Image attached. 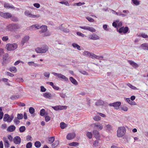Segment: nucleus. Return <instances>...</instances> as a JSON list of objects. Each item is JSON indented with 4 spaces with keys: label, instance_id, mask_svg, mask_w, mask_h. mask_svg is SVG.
<instances>
[{
    "label": "nucleus",
    "instance_id": "nucleus-62",
    "mask_svg": "<svg viewBox=\"0 0 148 148\" xmlns=\"http://www.w3.org/2000/svg\"><path fill=\"white\" fill-rule=\"evenodd\" d=\"M8 138L10 142L12 141L13 138L12 136L10 135H9L8 136Z\"/></svg>",
    "mask_w": 148,
    "mask_h": 148
},
{
    "label": "nucleus",
    "instance_id": "nucleus-43",
    "mask_svg": "<svg viewBox=\"0 0 148 148\" xmlns=\"http://www.w3.org/2000/svg\"><path fill=\"white\" fill-rule=\"evenodd\" d=\"M66 127V124L64 122H61L60 123V127L62 129H64Z\"/></svg>",
    "mask_w": 148,
    "mask_h": 148
},
{
    "label": "nucleus",
    "instance_id": "nucleus-61",
    "mask_svg": "<svg viewBox=\"0 0 148 148\" xmlns=\"http://www.w3.org/2000/svg\"><path fill=\"white\" fill-rule=\"evenodd\" d=\"M60 3H62V4H64L67 6H69V3L67 1H61L60 2Z\"/></svg>",
    "mask_w": 148,
    "mask_h": 148
},
{
    "label": "nucleus",
    "instance_id": "nucleus-42",
    "mask_svg": "<svg viewBox=\"0 0 148 148\" xmlns=\"http://www.w3.org/2000/svg\"><path fill=\"white\" fill-rule=\"evenodd\" d=\"M48 140L50 142V143H52L55 140V138L54 137H51L48 138Z\"/></svg>",
    "mask_w": 148,
    "mask_h": 148
},
{
    "label": "nucleus",
    "instance_id": "nucleus-22",
    "mask_svg": "<svg viewBox=\"0 0 148 148\" xmlns=\"http://www.w3.org/2000/svg\"><path fill=\"white\" fill-rule=\"evenodd\" d=\"M16 127L14 125H11L7 128V130L9 132H12L15 130Z\"/></svg>",
    "mask_w": 148,
    "mask_h": 148
},
{
    "label": "nucleus",
    "instance_id": "nucleus-17",
    "mask_svg": "<svg viewBox=\"0 0 148 148\" xmlns=\"http://www.w3.org/2000/svg\"><path fill=\"white\" fill-rule=\"evenodd\" d=\"M3 140L4 142V146L5 147L8 148L9 147L10 144L7 138L5 137L3 138Z\"/></svg>",
    "mask_w": 148,
    "mask_h": 148
},
{
    "label": "nucleus",
    "instance_id": "nucleus-3",
    "mask_svg": "<svg viewBox=\"0 0 148 148\" xmlns=\"http://www.w3.org/2000/svg\"><path fill=\"white\" fill-rule=\"evenodd\" d=\"M48 46L45 45L43 47L36 48L35 49V51L37 53H45L48 51Z\"/></svg>",
    "mask_w": 148,
    "mask_h": 148
},
{
    "label": "nucleus",
    "instance_id": "nucleus-9",
    "mask_svg": "<svg viewBox=\"0 0 148 148\" xmlns=\"http://www.w3.org/2000/svg\"><path fill=\"white\" fill-rule=\"evenodd\" d=\"M121 104L120 102H116L112 103H110L109 104V106H113L116 109H118L119 107Z\"/></svg>",
    "mask_w": 148,
    "mask_h": 148
},
{
    "label": "nucleus",
    "instance_id": "nucleus-35",
    "mask_svg": "<svg viewBox=\"0 0 148 148\" xmlns=\"http://www.w3.org/2000/svg\"><path fill=\"white\" fill-rule=\"evenodd\" d=\"M29 39V38H23L21 41L22 44L23 45Z\"/></svg>",
    "mask_w": 148,
    "mask_h": 148
},
{
    "label": "nucleus",
    "instance_id": "nucleus-25",
    "mask_svg": "<svg viewBox=\"0 0 148 148\" xmlns=\"http://www.w3.org/2000/svg\"><path fill=\"white\" fill-rule=\"evenodd\" d=\"M70 81L75 85H77L78 84L77 81L73 77H71L69 78Z\"/></svg>",
    "mask_w": 148,
    "mask_h": 148
},
{
    "label": "nucleus",
    "instance_id": "nucleus-30",
    "mask_svg": "<svg viewBox=\"0 0 148 148\" xmlns=\"http://www.w3.org/2000/svg\"><path fill=\"white\" fill-rule=\"evenodd\" d=\"M41 144L40 142L36 141L34 143V145L36 148H39L40 147Z\"/></svg>",
    "mask_w": 148,
    "mask_h": 148
},
{
    "label": "nucleus",
    "instance_id": "nucleus-59",
    "mask_svg": "<svg viewBox=\"0 0 148 148\" xmlns=\"http://www.w3.org/2000/svg\"><path fill=\"white\" fill-rule=\"evenodd\" d=\"M6 74L8 75L11 77H13L14 76V75L9 72H7Z\"/></svg>",
    "mask_w": 148,
    "mask_h": 148
},
{
    "label": "nucleus",
    "instance_id": "nucleus-49",
    "mask_svg": "<svg viewBox=\"0 0 148 148\" xmlns=\"http://www.w3.org/2000/svg\"><path fill=\"white\" fill-rule=\"evenodd\" d=\"M94 120L96 121H98L101 120V117L99 116H96L93 118Z\"/></svg>",
    "mask_w": 148,
    "mask_h": 148
},
{
    "label": "nucleus",
    "instance_id": "nucleus-63",
    "mask_svg": "<svg viewBox=\"0 0 148 148\" xmlns=\"http://www.w3.org/2000/svg\"><path fill=\"white\" fill-rule=\"evenodd\" d=\"M60 97L62 98H64L66 97L65 94H64L62 93H60Z\"/></svg>",
    "mask_w": 148,
    "mask_h": 148
},
{
    "label": "nucleus",
    "instance_id": "nucleus-44",
    "mask_svg": "<svg viewBox=\"0 0 148 148\" xmlns=\"http://www.w3.org/2000/svg\"><path fill=\"white\" fill-rule=\"evenodd\" d=\"M90 52L87 51H84L83 53V55L84 56H90L91 54Z\"/></svg>",
    "mask_w": 148,
    "mask_h": 148
},
{
    "label": "nucleus",
    "instance_id": "nucleus-36",
    "mask_svg": "<svg viewBox=\"0 0 148 148\" xmlns=\"http://www.w3.org/2000/svg\"><path fill=\"white\" fill-rule=\"evenodd\" d=\"M112 126L109 124L106 125L105 127L106 130H108V131L110 130L112 128Z\"/></svg>",
    "mask_w": 148,
    "mask_h": 148
},
{
    "label": "nucleus",
    "instance_id": "nucleus-32",
    "mask_svg": "<svg viewBox=\"0 0 148 148\" xmlns=\"http://www.w3.org/2000/svg\"><path fill=\"white\" fill-rule=\"evenodd\" d=\"M9 70L11 72H14L16 73L17 71V69L16 67L14 66H12L9 69Z\"/></svg>",
    "mask_w": 148,
    "mask_h": 148
},
{
    "label": "nucleus",
    "instance_id": "nucleus-4",
    "mask_svg": "<svg viewBox=\"0 0 148 148\" xmlns=\"http://www.w3.org/2000/svg\"><path fill=\"white\" fill-rule=\"evenodd\" d=\"M52 73L55 76L58 77V78L61 79H63L64 81H66L68 80V78L64 75L60 74L53 72Z\"/></svg>",
    "mask_w": 148,
    "mask_h": 148
},
{
    "label": "nucleus",
    "instance_id": "nucleus-54",
    "mask_svg": "<svg viewBox=\"0 0 148 148\" xmlns=\"http://www.w3.org/2000/svg\"><path fill=\"white\" fill-rule=\"evenodd\" d=\"M51 120V117L48 116H45V121L48 122Z\"/></svg>",
    "mask_w": 148,
    "mask_h": 148
},
{
    "label": "nucleus",
    "instance_id": "nucleus-50",
    "mask_svg": "<svg viewBox=\"0 0 148 148\" xmlns=\"http://www.w3.org/2000/svg\"><path fill=\"white\" fill-rule=\"evenodd\" d=\"M79 71L80 73L84 75H88V73L84 71L79 70Z\"/></svg>",
    "mask_w": 148,
    "mask_h": 148
},
{
    "label": "nucleus",
    "instance_id": "nucleus-2",
    "mask_svg": "<svg viewBox=\"0 0 148 148\" xmlns=\"http://www.w3.org/2000/svg\"><path fill=\"white\" fill-rule=\"evenodd\" d=\"M17 47V45L16 43H8L6 45L5 48L8 51H13Z\"/></svg>",
    "mask_w": 148,
    "mask_h": 148
},
{
    "label": "nucleus",
    "instance_id": "nucleus-45",
    "mask_svg": "<svg viewBox=\"0 0 148 148\" xmlns=\"http://www.w3.org/2000/svg\"><path fill=\"white\" fill-rule=\"evenodd\" d=\"M19 119H18L17 117H15L14 120V123L16 125L19 124L20 122V121L18 120Z\"/></svg>",
    "mask_w": 148,
    "mask_h": 148
},
{
    "label": "nucleus",
    "instance_id": "nucleus-56",
    "mask_svg": "<svg viewBox=\"0 0 148 148\" xmlns=\"http://www.w3.org/2000/svg\"><path fill=\"white\" fill-rule=\"evenodd\" d=\"M4 53V49L2 48H0V57Z\"/></svg>",
    "mask_w": 148,
    "mask_h": 148
},
{
    "label": "nucleus",
    "instance_id": "nucleus-48",
    "mask_svg": "<svg viewBox=\"0 0 148 148\" xmlns=\"http://www.w3.org/2000/svg\"><path fill=\"white\" fill-rule=\"evenodd\" d=\"M133 3L136 5H138L140 4V2L138 0H132Z\"/></svg>",
    "mask_w": 148,
    "mask_h": 148
},
{
    "label": "nucleus",
    "instance_id": "nucleus-60",
    "mask_svg": "<svg viewBox=\"0 0 148 148\" xmlns=\"http://www.w3.org/2000/svg\"><path fill=\"white\" fill-rule=\"evenodd\" d=\"M40 90L42 92H45L46 90V89L44 87L42 86L40 87Z\"/></svg>",
    "mask_w": 148,
    "mask_h": 148
},
{
    "label": "nucleus",
    "instance_id": "nucleus-40",
    "mask_svg": "<svg viewBox=\"0 0 148 148\" xmlns=\"http://www.w3.org/2000/svg\"><path fill=\"white\" fill-rule=\"evenodd\" d=\"M95 127H98L100 130H101L103 128L102 126L100 124H95Z\"/></svg>",
    "mask_w": 148,
    "mask_h": 148
},
{
    "label": "nucleus",
    "instance_id": "nucleus-13",
    "mask_svg": "<svg viewBox=\"0 0 148 148\" xmlns=\"http://www.w3.org/2000/svg\"><path fill=\"white\" fill-rule=\"evenodd\" d=\"M128 30V28L127 27H122L119 29V32L120 33H126L127 32Z\"/></svg>",
    "mask_w": 148,
    "mask_h": 148
},
{
    "label": "nucleus",
    "instance_id": "nucleus-21",
    "mask_svg": "<svg viewBox=\"0 0 148 148\" xmlns=\"http://www.w3.org/2000/svg\"><path fill=\"white\" fill-rule=\"evenodd\" d=\"M128 62L131 65L135 68H136L138 66L137 64L132 60H128Z\"/></svg>",
    "mask_w": 148,
    "mask_h": 148
},
{
    "label": "nucleus",
    "instance_id": "nucleus-51",
    "mask_svg": "<svg viewBox=\"0 0 148 148\" xmlns=\"http://www.w3.org/2000/svg\"><path fill=\"white\" fill-rule=\"evenodd\" d=\"M86 18L90 22H93L94 21V20L92 18L89 17H87Z\"/></svg>",
    "mask_w": 148,
    "mask_h": 148
},
{
    "label": "nucleus",
    "instance_id": "nucleus-14",
    "mask_svg": "<svg viewBox=\"0 0 148 148\" xmlns=\"http://www.w3.org/2000/svg\"><path fill=\"white\" fill-rule=\"evenodd\" d=\"M76 136V134L75 133L73 132L69 134L66 136V138L69 140H71L72 139L75 138Z\"/></svg>",
    "mask_w": 148,
    "mask_h": 148
},
{
    "label": "nucleus",
    "instance_id": "nucleus-18",
    "mask_svg": "<svg viewBox=\"0 0 148 148\" xmlns=\"http://www.w3.org/2000/svg\"><path fill=\"white\" fill-rule=\"evenodd\" d=\"M41 30L40 31L41 33H44L46 32L47 30V27L46 25H42L40 26Z\"/></svg>",
    "mask_w": 148,
    "mask_h": 148
},
{
    "label": "nucleus",
    "instance_id": "nucleus-11",
    "mask_svg": "<svg viewBox=\"0 0 148 148\" xmlns=\"http://www.w3.org/2000/svg\"><path fill=\"white\" fill-rule=\"evenodd\" d=\"M28 64L30 66H33L34 67H41L42 66V65L41 64H38L35 63L34 62L31 61L28 62Z\"/></svg>",
    "mask_w": 148,
    "mask_h": 148
},
{
    "label": "nucleus",
    "instance_id": "nucleus-16",
    "mask_svg": "<svg viewBox=\"0 0 148 148\" xmlns=\"http://www.w3.org/2000/svg\"><path fill=\"white\" fill-rule=\"evenodd\" d=\"M40 28V26L38 24L34 25L30 27L29 29L31 30L38 29Z\"/></svg>",
    "mask_w": 148,
    "mask_h": 148
},
{
    "label": "nucleus",
    "instance_id": "nucleus-7",
    "mask_svg": "<svg viewBox=\"0 0 148 148\" xmlns=\"http://www.w3.org/2000/svg\"><path fill=\"white\" fill-rule=\"evenodd\" d=\"M79 27L81 29L92 32H95L96 31V30L94 28L88 26H80Z\"/></svg>",
    "mask_w": 148,
    "mask_h": 148
},
{
    "label": "nucleus",
    "instance_id": "nucleus-1",
    "mask_svg": "<svg viewBox=\"0 0 148 148\" xmlns=\"http://www.w3.org/2000/svg\"><path fill=\"white\" fill-rule=\"evenodd\" d=\"M126 129L124 127H119L117 131V136L118 137H121L123 136L125 133Z\"/></svg>",
    "mask_w": 148,
    "mask_h": 148
},
{
    "label": "nucleus",
    "instance_id": "nucleus-53",
    "mask_svg": "<svg viewBox=\"0 0 148 148\" xmlns=\"http://www.w3.org/2000/svg\"><path fill=\"white\" fill-rule=\"evenodd\" d=\"M32 146V143L31 142L28 143L26 145V148H31Z\"/></svg>",
    "mask_w": 148,
    "mask_h": 148
},
{
    "label": "nucleus",
    "instance_id": "nucleus-31",
    "mask_svg": "<svg viewBox=\"0 0 148 148\" xmlns=\"http://www.w3.org/2000/svg\"><path fill=\"white\" fill-rule=\"evenodd\" d=\"M61 106H53L52 108L55 110H61L62 108H61Z\"/></svg>",
    "mask_w": 148,
    "mask_h": 148
},
{
    "label": "nucleus",
    "instance_id": "nucleus-38",
    "mask_svg": "<svg viewBox=\"0 0 148 148\" xmlns=\"http://www.w3.org/2000/svg\"><path fill=\"white\" fill-rule=\"evenodd\" d=\"M29 112L31 114H33L35 112V109L33 108L30 107L29 108Z\"/></svg>",
    "mask_w": 148,
    "mask_h": 148
},
{
    "label": "nucleus",
    "instance_id": "nucleus-28",
    "mask_svg": "<svg viewBox=\"0 0 148 148\" xmlns=\"http://www.w3.org/2000/svg\"><path fill=\"white\" fill-rule=\"evenodd\" d=\"M72 46L75 48H76L79 50H81L80 47L77 44L75 43H73L72 45Z\"/></svg>",
    "mask_w": 148,
    "mask_h": 148
},
{
    "label": "nucleus",
    "instance_id": "nucleus-47",
    "mask_svg": "<svg viewBox=\"0 0 148 148\" xmlns=\"http://www.w3.org/2000/svg\"><path fill=\"white\" fill-rule=\"evenodd\" d=\"M86 136L89 139H91L92 137V134L91 132H88L86 134Z\"/></svg>",
    "mask_w": 148,
    "mask_h": 148
},
{
    "label": "nucleus",
    "instance_id": "nucleus-19",
    "mask_svg": "<svg viewBox=\"0 0 148 148\" xmlns=\"http://www.w3.org/2000/svg\"><path fill=\"white\" fill-rule=\"evenodd\" d=\"M148 47V44L144 43L142 44L139 48L140 49L147 50Z\"/></svg>",
    "mask_w": 148,
    "mask_h": 148
},
{
    "label": "nucleus",
    "instance_id": "nucleus-33",
    "mask_svg": "<svg viewBox=\"0 0 148 148\" xmlns=\"http://www.w3.org/2000/svg\"><path fill=\"white\" fill-rule=\"evenodd\" d=\"M59 144V141L58 140H56L55 142L52 144V148H55L57 147Z\"/></svg>",
    "mask_w": 148,
    "mask_h": 148
},
{
    "label": "nucleus",
    "instance_id": "nucleus-52",
    "mask_svg": "<svg viewBox=\"0 0 148 148\" xmlns=\"http://www.w3.org/2000/svg\"><path fill=\"white\" fill-rule=\"evenodd\" d=\"M44 76L47 78H49L50 76V73L48 72H45L44 73Z\"/></svg>",
    "mask_w": 148,
    "mask_h": 148
},
{
    "label": "nucleus",
    "instance_id": "nucleus-5",
    "mask_svg": "<svg viewBox=\"0 0 148 148\" xmlns=\"http://www.w3.org/2000/svg\"><path fill=\"white\" fill-rule=\"evenodd\" d=\"M0 16L3 18L7 19L10 18L12 17V14L8 12L4 13L2 12H0Z\"/></svg>",
    "mask_w": 148,
    "mask_h": 148
},
{
    "label": "nucleus",
    "instance_id": "nucleus-34",
    "mask_svg": "<svg viewBox=\"0 0 148 148\" xmlns=\"http://www.w3.org/2000/svg\"><path fill=\"white\" fill-rule=\"evenodd\" d=\"M79 145V143L76 142H73L72 143H70L69 144V146L74 147L78 146Z\"/></svg>",
    "mask_w": 148,
    "mask_h": 148
},
{
    "label": "nucleus",
    "instance_id": "nucleus-24",
    "mask_svg": "<svg viewBox=\"0 0 148 148\" xmlns=\"http://www.w3.org/2000/svg\"><path fill=\"white\" fill-rule=\"evenodd\" d=\"M93 134L95 137L96 138H98L99 137V134L98 131L94 130L93 132Z\"/></svg>",
    "mask_w": 148,
    "mask_h": 148
},
{
    "label": "nucleus",
    "instance_id": "nucleus-39",
    "mask_svg": "<svg viewBox=\"0 0 148 148\" xmlns=\"http://www.w3.org/2000/svg\"><path fill=\"white\" fill-rule=\"evenodd\" d=\"M62 25L61 24L60 25V26L59 28L60 29L62 30V31L63 32H65L66 33L69 32V29H67V28H65V29H61V27H62Z\"/></svg>",
    "mask_w": 148,
    "mask_h": 148
},
{
    "label": "nucleus",
    "instance_id": "nucleus-29",
    "mask_svg": "<svg viewBox=\"0 0 148 148\" xmlns=\"http://www.w3.org/2000/svg\"><path fill=\"white\" fill-rule=\"evenodd\" d=\"M4 7L6 8H14L13 5H10L8 3H5L4 4Z\"/></svg>",
    "mask_w": 148,
    "mask_h": 148
},
{
    "label": "nucleus",
    "instance_id": "nucleus-55",
    "mask_svg": "<svg viewBox=\"0 0 148 148\" xmlns=\"http://www.w3.org/2000/svg\"><path fill=\"white\" fill-rule=\"evenodd\" d=\"M127 85L130 88H131V89H135L136 88V87L132 86V85H131L130 84H129V83Z\"/></svg>",
    "mask_w": 148,
    "mask_h": 148
},
{
    "label": "nucleus",
    "instance_id": "nucleus-41",
    "mask_svg": "<svg viewBox=\"0 0 148 148\" xmlns=\"http://www.w3.org/2000/svg\"><path fill=\"white\" fill-rule=\"evenodd\" d=\"M45 111L44 109H41L40 111V114L42 116H44L45 114Z\"/></svg>",
    "mask_w": 148,
    "mask_h": 148
},
{
    "label": "nucleus",
    "instance_id": "nucleus-58",
    "mask_svg": "<svg viewBox=\"0 0 148 148\" xmlns=\"http://www.w3.org/2000/svg\"><path fill=\"white\" fill-rule=\"evenodd\" d=\"M11 20L14 22H17L18 21V18L15 17H12L11 18Z\"/></svg>",
    "mask_w": 148,
    "mask_h": 148
},
{
    "label": "nucleus",
    "instance_id": "nucleus-15",
    "mask_svg": "<svg viewBox=\"0 0 148 148\" xmlns=\"http://www.w3.org/2000/svg\"><path fill=\"white\" fill-rule=\"evenodd\" d=\"M21 139L18 136H15L13 139L14 142L16 144H19L21 142Z\"/></svg>",
    "mask_w": 148,
    "mask_h": 148
},
{
    "label": "nucleus",
    "instance_id": "nucleus-26",
    "mask_svg": "<svg viewBox=\"0 0 148 148\" xmlns=\"http://www.w3.org/2000/svg\"><path fill=\"white\" fill-rule=\"evenodd\" d=\"M104 103V101L102 100H99L95 103V105L97 106H100L103 105Z\"/></svg>",
    "mask_w": 148,
    "mask_h": 148
},
{
    "label": "nucleus",
    "instance_id": "nucleus-6",
    "mask_svg": "<svg viewBox=\"0 0 148 148\" xmlns=\"http://www.w3.org/2000/svg\"><path fill=\"white\" fill-rule=\"evenodd\" d=\"M7 28L9 30L11 31L19 28V26L18 25L16 24H12L9 25L7 26Z\"/></svg>",
    "mask_w": 148,
    "mask_h": 148
},
{
    "label": "nucleus",
    "instance_id": "nucleus-10",
    "mask_svg": "<svg viewBox=\"0 0 148 148\" xmlns=\"http://www.w3.org/2000/svg\"><path fill=\"white\" fill-rule=\"evenodd\" d=\"M9 55L8 53L4 54L3 57V62L2 64L3 66L5 65L6 64V61Z\"/></svg>",
    "mask_w": 148,
    "mask_h": 148
},
{
    "label": "nucleus",
    "instance_id": "nucleus-23",
    "mask_svg": "<svg viewBox=\"0 0 148 148\" xmlns=\"http://www.w3.org/2000/svg\"><path fill=\"white\" fill-rule=\"evenodd\" d=\"M43 96L49 99H51L52 97V95L51 93L47 92L44 93Z\"/></svg>",
    "mask_w": 148,
    "mask_h": 148
},
{
    "label": "nucleus",
    "instance_id": "nucleus-46",
    "mask_svg": "<svg viewBox=\"0 0 148 148\" xmlns=\"http://www.w3.org/2000/svg\"><path fill=\"white\" fill-rule=\"evenodd\" d=\"M23 117V115L22 114H17V118L19 119V120H21L22 119Z\"/></svg>",
    "mask_w": 148,
    "mask_h": 148
},
{
    "label": "nucleus",
    "instance_id": "nucleus-57",
    "mask_svg": "<svg viewBox=\"0 0 148 148\" xmlns=\"http://www.w3.org/2000/svg\"><path fill=\"white\" fill-rule=\"evenodd\" d=\"M77 35L79 36L83 37L84 36V35L82 33L79 32H77L76 33Z\"/></svg>",
    "mask_w": 148,
    "mask_h": 148
},
{
    "label": "nucleus",
    "instance_id": "nucleus-37",
    "mask_svg": "<svg viewBox=\"0 0 148 148\" xmlns=\"http://www.w3.org/2000/svg\"><path fill=\"white\" fill-rule=\"evenodd\" d=\"M26 130L25 127V126H21L19 128V130L20 132H23L25 131Z\"/></svg>",
    "mask_w": 148,
    "mask_h": 148
},
{
    "label": "nucleus",
    "instance_id": "nucleus-20",
    "mask_svg": "<svg viewBox=\"0 0 148 148\" xmlns=\"http://www.w3.org/2000/svg\"><path fill=\"white\" fill-rule=\"evenodd\" d=\"M125 100L126 101H127L128 103H129L131 105H136V103L135 102L133 101L132 100L130 99V98H125Z\"/></svg>",
    "mask_w": 148,
    "mask_h": 148
},
{
    "label": "nucleus",
    "instance_id": "nucleus-12",
    "mask_svg": "<svg viewBox=\"0 0 148 148\" xmlns=\"http://www.w3.org/2000/svg\"><path fill=\"white\" fill-rule=\"evenodd\" d=\"M90 57L93 59L96 58L97 59H100L101 60H102L103 58V56H99L92 53H91Z\"/></svg>",
    "mask_w": 148,
    "mask_h": 148
},
{
    "label": "nucleus",
    "instance_id": "nucleus-64",
    "mask_svg": "<svg viewBox=\"0 0 148 148\" xmlns=\"http://www.w3.org/2000/svg\"><path fill=\"white\" fill-rule=\"evenodd\" d=\"M34 5L37 8H39L40 7V5L38 3H34Z\"/></svg>",
    "mask_w": 148,
    "mask_h": 148
},
{
    "label": "nucleus",
    "instance_id": "nucleus-8",
    "mask_svg": "<svg viewBox=\"0 0 148 148\" xmlns=\"http://www.w3.org/2000/svg\"><path fill=\"white\" fill-rule=\"evenodd\" d=\"M24 14L26 16L32 18H37L40 16L39 14H37L36 15H33L31 13V12L28 11H25Z\"/></svg>",
    "mask_w": 148,
    "mask_h": 148
},
{
    "label": "nucleus",
    "instance_id": "nucleus-27",
    "mask_svg": "<svg viewBox=\"0 0 148 148\" xmlns=\"http://www.w3.org/2000/svg\"><path fill=\"white\" fill-rule=\"evenodd\" d=\"M10 118V116L9 115L7 114H5L4 115V116L3 117V120L4 121H8H8H9Z\"/></svg>",
    "mask_w": 148,
    "mask_h": 148
}]
</instances>
